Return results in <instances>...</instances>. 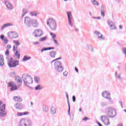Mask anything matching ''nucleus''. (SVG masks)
<instances>
[{
  "instance_id": "f257e3e1",
  "label": "nucleus",
  "mask_w": 126,
  "mask_h": 126,
  "mask_svg": "<svg viewBox=\"0 0 126 126\" xmlns=\"http://www.w3.org/2000/svg\"><path fill=\"white\" fill-rule=\"evenodd\" d=\"M58 60H62V57H59L51 62V63L54 62V67L55 70L58 71V72H62L63 70V67L62 65V62L60 61H58Z\"/></svg>"
},
{
  "instance_id": "f03ea898",
  "label": "nucleus",
  "mask_w": 126,
  "mask_h": 126,
  "mask_svg": "<svg viewBox=\"0 0 126 126\" xmlns=\"http://www.w3.org/2000/svg\"><path fill=\"white\" fill-rule=\"evenodd\" d=\"M23 80L25 85L29 87V85L33 83V79L29 75L24 74L22 76Z\"/></svg>"
},
{
  "instance_id": "7ed1b4c3",
  "label": "nucleus",
  "mask_w": 126,
  "mask_h": 126,
  "mask_svg": "<svg viewBox=\"0 0 126 126\" xmlns=\"http://www.w3.org/2000/svg\"><path fill=\"white\" fill-rule=\"evenodd\" d=\"M47 24L53 31H55L57 29V23L56 22V20L53 19H48L47 21Z\"/></svg>"
},
{
  "instance_id": "20e7f679",
  "label": "nucleus",
  "mask_w": 126,
  "mask_h": 126,
  "mask_svg": "<svg viewBox=\"0 0 126 126\" xmlns=\"http://www.w3.org/2000/svg\"><path fill=\"white\" fill-rule=\"evenodd\" d=\"M106 112L109 118H115L117 115V111L113 107H108L106 109Z\"/></svg>"
},
{
  "instance_id": "39448f33",
  "label": "nucleus",
  "mask_w": 126,
  "mask_h": 126,
  "mask_svg": "<svg viewBox=\"0 0 126 126\" xmlns=\"http://www.w3.org/2000/svg\"><path fill=\"white\" fill-rule=\"evenodd\" d=\"M66 13L67 15L68 24L70 27H72V26H73V23H74L72 14H71V12H66Z\"/></svg>"
},
{
  "instance_id": "423d86ee",
  "label": "nucleus",
  "mask_w": 126,
  "mask_h": 126,
  "mask_svg": "<svg viewBox=\"0 0 126 126\" xmlns=\"http://www.w3.org/2000/svg\"><path fill=\"white\" fill-rule=\"evenodd\" d=\"M8 65L9 67H16L18 65H19V61L15 60L12 61L11 60L9 61L8 63Z\"/></svg>"
},
{
  "instance_id": "0eeeda50",
  "label": "nucleus",
  "mask_w": 126,
  "mask_h": 126,
  "mask_svg": "<svg viewBox=\"0 0 126 126\" xmlns=\"http://www.w3.org/2000/svg\"><path fill=\"white\" fill-rule=\"evenodd\" d=\"M7 35L10 39H16L19 36L18 33L16 32H9L7 33Z\"/></svg>"
},
{
  "instance_id": "6e6552de",
  "label": "nucleus",
  "mask_w": 126,
  "mask_h": 126,
  "mask_svg": "<svg viewBox=\"0 0 126 126\" xmlns=\"http://www.w3.org/2000/svg\"><path fill=\"white\" fill-rule=\"evenodd\" d=\"M20 126H32V123L29 120L26 121L25 119H22L19 123Z\"/></svg>"
},
{
  "instance_id": "1a4fd4ad",
  "label": "nucleus",
  "mask_w": 126,
  "mask_h": 126,
  "mask_svg": "<svg viewBox=\"0 0 126 126\" xmlns=\"http://www.w3.org/2000/svg\"><path fill=\"white\" fill-rule=\"evenodd\" d=\"M43 34V31L40 29H36L33 32V35L34 37H41Z\"/></svg>"
},
{
  "instance_id": "9d476101",
  "label": "nucleus",
  "mask_w": 126,
  "mask_h": 126,
  "mask_svg": "<svg viewBox=\"0 0 126 126\" xmlns=\"http://www.w3.org/2000/svg\"><path fill=\"white\" fill-rule=\"evenodd\" d=\"M100 120L103 123L105 126H108L110 125V122L109 121V118L106 116H103L100 117Z\"/></svg>"
},
{
  "instance_id": "9b49d317",
  "label": "nucleus",
  "mask_w": 126,
  "mask_h": 126,
  "mask_svg": "<svg viewBox=\"0 0 126 126\" xmlns=\"http://www.w3.org/2000/svg\"><path fill=\"white\" fill-rule=\"evenodd\" d=\"M31 25L32 24V27L34 28H37L39 26V22H38V20L36 19H33L31 20Z\"/></svg>"
},
{
  "instance_id": "f8f14e48",
  "label": "nucleus",
  "mask_w": 126,
  "mask_h": 126,
  "mask_svg": "<svg viewBox=\"0 0 126 126\" xmlns=\"http://www.w3.org/2000/svg\"><path fill=\"white\" fill-rule=\"evenodd\" d=\"M2 108L0 109V117H3L6 115V113L5 112V104H3L2 106Z\"/></svg>"
},
{
  "instance_id": "ddd939ff",
  "label": "nucleus",
  "mask_w": 126,
  "mask_h": 126,
  "mask_svg": "<svg viewBox=\"0 0 126 126\" xmlns=\"http://www.w3.org/2000/svg\"><path fill=\"white\" fill-rule=\"evenodd\" d=\"M110 95H111L110 93H109L106 91H105L102 93V97H104V98H106V99H107V100H111V99H112L110 97V96H110Z\"/></svg>"
},
{
  "instance_id": "4468645a",
  "label": "nucleus",
  "mask_w": 126,
  "mask_h": 126,
  "mask_svg": "<svg viewBox=\"0 0 126 126\" xmlns=\"http://www.w3.org/2000/svg\"><path fill=\"white\" fill-rule=\"evenodd\" d=\"M94 33L98 36L99 40L100 41L105 40V36H104V35H103V34H102L100 32L95 31Z\"/></svg>"
},
{
  "instance_id": "2eb2a0df",
  "label": "nucleus",
  "mask_w": 126,
  "mask_h": 126,
  "mask_svg": "<svg viewBox=\"0 0 126 126\" xmlns=\"http://www.w3.org/2000/svg\"><path fill=\"white\" fill-rule=\"evenodd\" d=\"M25 24L28 27H31V19H30L29 17H26L25 18L24 21Z\"/></svg>"
},
{
  "instance_id": "dca6fc26",
  "label": "nucleus",
  "mask_w": 126,
  "mask_h": 126,
  "mask_svg": "<svg viewBox=\"0 0 126 126\" xmlns=\"http://www.w3.org/2000/svg\"><path fill=\"white\" fill-rule=\"evenodd\" d=\"M9 86H11V88L10 89V91H14V90H17V87L16 86L12 85V83L9 82L8 83Z\"/></svg>"
},
{
  "instance_id": "f3484780",
  "label": "nucleus",
  "mask_w": 126,
  "mask_h": 126,
  "mask_svg": "<svg viewBox=\"0 0 126 126\" xmlns=\"http://www.w3.org/2000/svg\"><path fill=\"white\" fill-rule=\"evenodd\" d=\"M4 3L8 9H12V5L9 2L6 0Z\"/></svg>"
},
{
  "instance_id": "a211bd4d",
  "label": "nucleus",
  "mask_w": 126,
  "mask_h": 126,
  "mask_svg": "<svg viewBox=\"0 0 126 126\" xmlns=\"http://www.w3.org/2000/svg\"><path fill=\"white\" fill-rule=\"evenodd\" d=\"M108 23L109 27L112 30H113L114 29H117L116 26H115V24H114L113 22H108Z\"/></svg>"
},
{
  "instance_id": "6ab92c4d",
  "label": "nucleus",
  "mask_w": 126,
  "mask_h": 126,
  "mask_svg": "<svg viewBox=\"0 0 126 126\" xmlns=\"http://www.w3.org/2000/svg\"><path fill=\"white\" fill-rule=\"evenodd\" d=\"M67 103L68 106V115L70 116V119L71 121H73V118H71V115H70V105H69V101H68V99H67Z\"/></svg>"
},
{
  "instance_id": "aec40b11",
  "label": "nucleus",
  "mask_w": 126,
  "mask_h": 126,
  "mask_svg": "<svg viewBox=\"0 0 126 126\" xmlns=\"http://www.w3.org/2000/svg\"><path fill=\"white\" fill-rule=\"evenodd\" d=\"M14 106L16 109H17V110H21V109L23 108L22 104L20 103H17Z\"/></svg>"
},
{
  "instance_id": "412c9836",
  "label": "nucleus",
  "mask_w": 126,
  "mask_h": 126,
  "mask_svg": "<svg viewBox=\"0 0 126 126\" xmlns=\"http://www.w3.org/2000/svg\"><path fill=\"white\" fill-rule=\"evenodd\" d=\"M13 99L16 102H22V98L20 96H14Z\"/></svg>"
},
{
  "instance_id": "4be33fe9",
  "label": "nucleus",
  "mask_w": 126,
  "mask_h": 126,
  "mask_svg": "<svg viewBox=\"0 0 126 126\" xmlns=\"http://www.w3.org/2000/svg\"><path fill=\"white\" fill-rule=\"evenodd\" d=\"M4 59L3 58V56L2 55L0 56V66H2L4 64Z\"/></svg>"
},
{
  "instance_id": "5701e85b",
  "label": "nucleus",
  "mask_w": 126,
  "mask_h": 126,
  "mask_svg": "<svg viewBox=\"0 0 126 126\" xmlns=\"http://www.w3.org/2000/svg\"><path fill=\"white\" fill-rule=\"evenodd\" d=\"M56 55H57V52L55 51H52L49 52V56L51 58H56Z\"/></svg>"
},
{
  "instance_id": "b1692460",
  "label": "nucleus",
  "mask_w": 126,
  "mask_h": 126,
  "mask_svg": "<svg viewBox=\"0 0 126 126\" xmlns=\"http://www.w3.org/2000/svg\"><path fill=\"white\" fill-rule=\"evenodd\" d=\"M9 26H12V24L11 23H7L4 24L1 28V30H3V29H5L7 27H9Z\"/></svg>"
},
{
  "instance_id": "393cba45",
  "label": "nucleus",
  "mask_w": 126,
  "mask_h": 126,
  "mask_svg": "<svg viewBox=\"0 0 126 126\" xmlns=\"http://www.w3.org/2000/svg\"><path fill=\"white\" fill-rule=\"evenodd\" d=\"M39 14H40V13L37 11H34L30 13L31 16H37V15H39Z\"/></svg>"
},
{
  "instance_id": "a878e982",
  "label": "nucleus",
  "mask_w": 126,
  "mask_h": 126,
  "mask_svg": "<svg viewBox=\"0 0 126 126\" xmlns=\"http://www.w3.org/2000/svg\"><path fill=\"white\" fill-rule=\"evenodd\" d=\"M101 15L102 17L105 16V8H104V6H101Z\"/></svg>"
},
{
  "instance_id": "bb28decb",
  "label": "nucleus",
  "mask_w": 126,
  "mask_h": 126,
  "mask_svg": "<svg viewBox=\"0 0 126 126\" xmlns=\"http://www.w3.org/2000/svg\"><path fill=\"white\" fill-rule=\"evenodd\" d=\"M55 47H48V48H43L41 50V53H43V52H44V51H48L50 50H54Z\"/></svg>"
},
{
  "instance_id": "cd10ccee",
  "label": "nucleus",
  "mask_w": 126,
  "mask_h": 126,
  "mask_svg": "<svg viewBox=\"0 0 126 126\" xmlns=\"http://www.w3.org/2000/svg\"><path fill=\"white\" fill-rule=\"evenodd\" d=\"M115 77L116 79H119L121 80L122 79V77H121V74L118 73L117 71H116L115 73Z\"/></svg>"
},
{
  "instance_id": "c85d7f7f",
  "label": "nucleus",
  "mask_w": 126,
  "mask_h": 126,
  "mask_svg": "<svg viewBox=\"0 0 126 126\" xmlns=\"http://www.w3.org/2000/svg\"><path fill=\"white\" fill-rule=\"evenodd\" d=\"M15 80L16 82H19V83H22V80H21V78L18 76H16L15 77Z\"/></svg>"
},
{
  "instance_id": "c756f323",
  "label": "nucleus",
  "mask_w": 126,
  "mask_h": 126,
  "mask_svg": "<svg viewBox=\"0 0 126 126\" xmlns=\"http://www.w3.org/2000/svg\"><path fill=\"white\" fill-rule=\"evenodd\" d=\"M41 89H43V86L41 85H38L36 86L35 88V90H41Z\"/></svg>"
},
{
  "instance_id": "7c9ffc66",
  "label": "nucleus",
  "mask_w": 126,
  "mask_h": 126,
  "mask_svg": "<svg viewBox=\"0 0 126 126\" xmlns=\"http://www.w3.org/2000/svg\"><path fill=\"white\" fill-rule=\"evenodd\" d=\"M91 1L94 5H99V3H98V1L96 0H91Z\"/></svg>"
},
{
  "instance_id": "2f4dec72",
  "label": "nucleus",
  "mask_w": 126,
  "mask_h": 126,
  "mask_svg": "<svg viewBox=\"0 0 126 126\" xmlns=\"http://www.w3.org/2000/svg\"><path fill=\"white\" fill-rule=\"evenodd\" d=\"M29 60H31V57H27L26 56H25L23 59V62H26V61H28Z\"/></svg>"
},
{
  "instance_id": "473e14b6",
  "label": "nucleus",
  "mask_w": 126,
  "mask_h": 126,
  "mask_svg": "<svg viewBox=\"0 0 126 126\" xmlns=\"http://www.w3.org/2000/svg\"><path fill=\"white\" fill-rule=\"evenodd\" d=\"M51 112L52 115H55V114H56V108L52 107L51 109Z\"/></svg>"
},
{
  "instance_id": "72a5a7b5",
  "label": "nucleus",
  "mask_w": 126,
  "mask_h": 126,
  "mask_svg": "<svg viewBox=\"0 0 126 126\" xmlns=\"http://www.w3.org/2000/svg\"><path fill=\"white\" fill-rule=\"evenodd\" d=\"M15 55L18 60L20 59V54L18 53V50H16Z\"/></svg>"
},
{
  "instance_id": "f704fd0d",
  "label": "nucleus",
  "mask_w": 126,
  "mask_h": 126,
  "mask_svg": "<svg viewBox=\"0 0 126 126\" xmlns=\"http://www.w3.org/2000/svg\"><path fill=\"white\" fill-rule=\"evenodd\" d=\"M43 110L44 112L47 113V112H48L49 111V108H48V107L46 105H43Z\"/></svg>"
},
{
  "instance_id": "c9c22d12",
  "label": "nucleus",
  "mask_w": 126,
  "mask_h": 126,
  "mask_svg": "<svg viewBox=\"0 0 126 126\" xmlns=\"http://www.w3.org/2000/svg\"><path fill=\"white\" fill-rule=\"evenodd\" d=\"M13 43H14V44H15L16 46H19V45H20V42L18 40H13Z\"/></svg>"
},
{
  "instance_id": "e433bc0d",
  "label": "nucleus",
  "mask_w": 126,
  "mask_h": 126,
  "mask_svg": "<svg viewBox=\"0 0 126 126\" xmlns=\"http://www.w3.org/2000/svg\"><path fill=\"white\" fill-rule=\"evenodd\" d=\"M23 14L22 15V17H24V16L27 13V12H28V11H27V10L24 9L23 10Z\"/></svg>"
},
{
  "instance_id": "4c0bfd02",
  "label": "nucleus",
  "mask_w": 126,
  "mask_h": 126,
  "mask_svg": "<svg viewBox=\"0 0 126 126\" xmlns=\"http://www.w3.org/2000/svg\"><path fill=\"white\" fill-rule=\"evenodd\" d=\"M100 105L101 107H106L108 105V103L106 102H102L100 103Z\"/></svg>"
},
{
  "instance_id": "58836bf2",
  "label": "nucleus",
  "mask_w": 126,
  "mask_h": 126,
  "mask_svg": "<svg viewBox=\"0 0 126 126\" xmlns=\"http://www.w3.org/2000/svg\"><path fill=\"white\" fill-rule=\"evenodd\" d=\"M47 36H44L43 37H41L39 39V41L40 42H43V41H46L47 39Z\"/></svg>"
},
{
  "instance_id": "ea45409f",
  "label": "nucleus",
  "mask_w": 126,
  "mask_h": 126,
  "mask_svg": "<svg viewBox=\"0 0 126 126\" xmlns=\"http://www.w3.org/2000/svg\"><path fill=\"white\" fill-rule=\"evenodd\" d=\"M39 80H40V78L38 77H34V81L35 83H39Z\"/></svg>"
},
{
  "instance_id": "a19ab883",
  "label": "nucleus",
  "mask_w": 126,
  "mask_h": 126,
  "mask_svg": "<svg viewBox=\"0 0 126 126\" xmlns=\"http://www.w3.org/2000/svg\"><path fill=\"white\" fill-rule=\"evenodd\" d=\"M50 35L52 37L53 40L55 39V38L57 37V35H56V34L52 32H50Z\"/></svg>"
},
{
  "instance_id": "79ce46f5",
  "label": "nucleus",
  "mask_w": 126,
  "mask_h": 126,
  "mask_svg": "<svg viewBox=\"0 0 126 126\" xmlns=\"http://www.w3.org/2000/svg\"><path fill=\"white\" fill-rule=\"evenodd\" d=\"M122 52L124 53V55L126 56V48H122Z\"/></svg>"
},
{
  "instance_id": "37998d69",
  "label": "nucleus",
  "mask_w": 126,
  "mask_h": 126,
  "mask_svg": "<svg viewBox=\"0 0 126 126\" xmlns=\"http://www.w3.org/2000/svg\"><path fill=\"white\" fill-rule=\"evenodd\" d=\"M18 117H21V116H23V113L22 112H18L17 114Z\"/></svg>"
},
{
  "instance_id": "c03bdc74",
  "label": "nucleus",
  "mask_w": 126,
  "mask_h": 126,
  "mask_svg": "<svg viewBox=\"0 0 126 126\" xmlns=\"http://www.w3.org/2000/svg\"><path fill=\"white\" fill-rule=\"evenodd\" d=\"M5 55L6 56H8L9 55V50L8 49H7L5 52Z\"/></svg>"
},
{
  "instance_id": "a18cd8bd",
  "label": "nucleus",
  "mask_w": 126,
  "mask_h": 126,
  "mask_svg": "<svg viewBox=\"0 0 126 126\" xmlns=\"http://www.w3.org/2000/svg\"><path fill=\"white\" fill-rule=\"evenodd\" d=\"M53 41H54L55 44H56V46H59V42H58V41L56 40L55 39H53Z\"/></svg>"
},
{
  "instance_id": "49530a36",
  "label": "nucleus",
  "mask_w": 126,
  "mask_h": 126,
  "mask_svg": "<svg viewBox=\"0 0 126 126\" xmlns=\"http://www.w3.org/2000/svg\"><path fill=\"white\" fill-rule=\"evenodd\" d=\"M17 49V46L14 45L13 47V51L15 52L16 50Z\"/></svg>"
},
{
  "instance_id": "de8ad7c7",
  "label": "nucleus",
  "mask_w": 126,
  "mask_h": 126,
  "mask_svg": "<svg viewBox=\"0 0 126 126\" xmlns=\"http://www.w3.org/2000/svg\"><path fill=\"white\" fill-rule=\"evenodd\" d=\"M8 42V40H7V39H4V44H6Z\"/></svg>"
},
{
  "instance_id": "09e8293b",
  "label": "nucleus",
  "mask_w": 126,
  "mask_h": 126,
  "mask_svg": "<svg viewBox=\"0 0 126 126\" xmlns=\"http://www.w3.org/2000/svg\"><path fill=\"white\" fill-rule=\"evenodd\" d=\"M7 49H11V45L10 44H8L6 47Z\"/></svg>"
},
{
  "instance_id": "8fccbe9b",
  "label": "nucleus",
  "mask_w": 126,
  "mask_h": 126,
  "mask_svg": "<svg viewBox=\"0 0 126 126\" xmlns=\"http://www.w3.org/2000/svg\"><path fill=\"white\" fill-rule=\"evenodd\" d=\"M0 38L1 40H3L4 39V35H1L0 36Z\"/></svg>"
},
{
  "instance_id": "3c124183",
  "label": "nucleus",
  "mask_w": 126,
  "mask_h": 126,
  "mask_svg": "<svg viewBox=\"0 0 126 126\" xmlns=\"http://www.w3.org/2000/svg\"><path fill=\"white\" fill-rule=\"evenodd\" d=\"M63 74L64 76H66L67 75V72L66 71H65L63 73Z\"/></svg>"
},
{
  "instance_id": "603ef678",
  "label": "nucleus",
  "mask_w": 126,
  "mask_h": 126,
  "mask_svg": "<svg viewBox=\"0 0 126 126\" xmlns=\"http://www.w3.org/2000/svg\"><path fill=\"white\" fill-rule=\"evenodd\" d=\"M72 100H73V102H75V96L73 95L72 96Z\"/></svg>"
},
{
  "instance_id": "864d4df0",
  "label": "nucleus",
  "mask_w": 126,
  "mask_h": 126,
  "mask_svg": "<svg viewBox=\"0 0 126 126\" xmlns=\"http://www.w3.org/2000/svg\"><path fill=\"white\" fill-rule=\"evenodd\" d=\"M119 104H120L122 109L124 108V107L123 106V102L122 101H119Z\"/></svg>"
},
{
  "instance_id": "5fc2aeb1",
  "label": "nucleus",
  "mask_w": 126,
  "mask_h": 126,
  "mask_svg": "<svg viewBox=\"0 0 126 126\" xmlns=\"http://www.w3.org/2000/svg\"><path fill=\"white\" fill-rule=\"evenodd\" d=\"M88 118L87 117H85L83 119V121H87L88 120Z\"/></svg>"
},
{
  "instance_id": "6e6d98bb",
  "label": "nucleus",
  "mask_w": 126,
  "mask_h": 126,
  "mask_svg": "<svg viewBox=\"0 0 126 126\" xmlns=\"http://www.w3.org/2000/svg\"><path fill=\"white\" fill-rule=\"evenodd\" d=\"M25 115H28V112H24V113H23V116H24Z\"/></svg>"
},
{
  "instance_id": "4d7b16f0",
  "label": "nucleus",
  "mask_w": 126,
  "mask_h": 126,
  "mask_svg": "<svg viewBox=\"0 0 126 126\" xmlns=\"http://www.w3.org/2000/svg\"><path fill=\"white\" fill-rule=\"evenodd\" d=\"M75 70L76 72H78V69L76 67H75Z\"/></svg>"
},
{
  "instance_id": "13d9d810",
  "label": "nucleus",
  "mask_w": 126,
  "mask_h": 126,
  "mask_svg": "<svg viewBox=\"0 0 126 126\" xmlns=\"http://www.w3.org/2000/svg\"><path fill=\"white\" fill-rule=\"evenodd\" d=\"M87 48L90 50L92 48V47H91V46L90 45H88Z\"/></svg>"
},
{
  "instance_id": "bf43d9fd",
  "label": "nucleus",
  "mask_w": 126,
  "mask_h": 126,
  "mask_svg": "<svg viewBox=\"0 0 126 126\" xmlns=\"http://www.w3.org/2000/svg\"><path fill=\"white\" fill-rule=\"evenodd\" d=\"M90 50L92 52H94V48H93L92 47Z\"/></svg>"
},
{
  "instance_id": "052dcab7",
  "label": "nucleus",
  "mask_w": 126,
  "mask_h": 126,
  "mask_svg": "<svg viewBox=\"0 0 126 126\" xmlns=\"http://www.w3.org/2000/svg\"><path fill=\"white\" fill-rule=\"evenodd\" d=\"M93 18H96V19H101V18L100 17H93Z\"/></svg>"
},
{
  "instance_id": "680f3d73",
  "label": "nucleus",
  "mask_w": 126,
  "mask_h": 126,
  "mask_svg": "<svg viewBox=\"0 0 126 126\" xmlns=\"http://www.w3.org/2000/svg\"><path fill=\"white\" fill-rule=\"evenodd\" d=\"M1 105H2V101H0V110L1 109L0 108V107H1Z\"/></svg>"
},
{
  "instance_id": "e2e57ef3",
  "label": "nucleus",
  "mask_w": 126,
  "mask_h": 126,
  "mask_svg": "<svg viewBox=\"0 0 126 126\" xmlns=\"http://www.w3.org/2000/svg\"><path fill=\"white\" fill-rule=\"evenodd\" d=\"M117 126H123V124L122 123H120Z\"/></svg>"
},
{
  "instance_id": "0e129e2a",
  "label": "nucleus",
  "mask_w": 126,
  "mask_h": 126,
  "mask_svg": "<svg viewBox=\"0 0 126 126\" xmlns=\"http://www.w3.org/2000/svg\"><path fill=\"white\" fill-rule=\"evenodd\" d=\"M33 44L34 45H37V44H39V43L38 42H35L33 43Z\"/></svg>"
},
{
  "instance_id": "69168bd1",
  "label": "nucleus",
  "mask_w": 126,
  "mask_h": 126,
  "mask_svg": "<svg viewBox=\"0 0 126 126\" xmlns=\"http://www.w3.org/2000/svg\"><path fill=\"white\" fill-rule=\"evenodd\" d=\"M97 124L99 126H102V125H101V124H100V123L99 122H97Z\"/></svg>"
},
{
  "instance_id": "338daca9",
  "label": "nucleus",
  "mask_w": 126,
  "mask_h": 126,
  "mask_svg": "<svg viewBox=\"0 0 126 126\" xmlns=\"http://www.w3.org/2000/svg\"><path fill=\"white\" fill-rule=\"evenodd\" d=\"M119 29H123V27H122L121 25H120V26H119Z\"/></svg>"
},
{
  "instance_id": "774afa93",
  "label": "nucleus",
  "mask_w": 126,
  "mask_h": 126,
  "mask_svg": "<svg viewBox=\"0 0 126 126\" xmlns=\"http://www.w3.org/2000/svg\"><path fill=\"white\" fill-rule=\"evenodd\" d=\"M81 111H82L81 108H80L79 109V112H81Z\"/></svg>"
}]
</instances>
